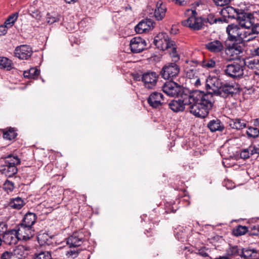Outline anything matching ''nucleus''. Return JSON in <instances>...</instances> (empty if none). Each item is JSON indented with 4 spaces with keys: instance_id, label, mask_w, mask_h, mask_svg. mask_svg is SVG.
Instances as JSON below:
<instances>
[{
    "instance_id": "1",
    "label": "nucleus",
    "mask_w": 259,
    "mask_h": 259,
    "mask_svg": "<svg viewBox=\"0 0 259 259\" xmlns=\"http://www.w3.org/2000/svg\"><path fill=\"white\" fill-rule=\"evenodd\" d=\"M178 100H173L169 104V108L175 112H182L186 106H189L190 112L196 117L205 118L214 103L212 92L205 93L199 90L183 92Z\"/></svg>"
},
{
    "instance_id": "2",
    "label": "nucleus",
    "mask_w": 259,
    "mask_h": 259,
    "mask_svg": "<svg viewBox=\"0 0 259 259\" xmlns=\"http://www.w3.org/2000/svg\"><path fill=\"white\" fill-rule=\"evenodd\" d=\"M212 85L216 88V89H212L214 94L219 95L224 98L233 97L238 92V88L234 83L215 79Z\"/></svg>"
},
{
    "instance_id": "3",
    "label": "nucleus",
    "mask_w": 259,
    "mask_h": 259,
    "mask_svg": "<svg viewBox=\"0 0 259 259\" xmlns=\"http://www.w3.org/2000/svg\"><path fill=\"white\" fill-rule=\"evenodd\" d=\"M245 66V59L239 58L232 63L227 65L224 72L226 75L231 78H240L243 75Z\"/></svg>"
},
{
    "instance_id": "4",
    "label": "nucleus",
    "mask_w": 259,
    "mask_h": 259,
    "mask_svg": "<svg viewBox=\"0 0 259 259\" xmlns=\"http://www.w3.org/2000/svg\"><path fill=\"white\" fill-rule=\"evenodd\" d=\"M187 13L190 16L186 20L182 22V24L184 26L188 27L194 31L199 30L204 28V25L203 17H197V13L195 10L188 9Z\"/></svg>"
},
{
    "instance_id": "5",
    "label": "nucleus",
    "mask_w": 259,
    "mask_h": 259,
    "mask_svg": "<svg viewBox=\"0 0 259 259\" xmlns=\"http://www.w3.org/2000/svg\"><path fill=\"white\" fill-rule=\"evenodd\" d=\"M245 48L243 41L225 42V52L226 54L232 57L231 59L238 58V56L243 53Z\"/></svg>"
},
{
    "instance_id": "6",
    "label": "nucleus",
    "mask_w": 259,
    "mask_h": 259,
    "mask_svg": "<svg viewBox=\"0 0 259 259\" xmlns=\"http://www.w3.org/2000/svg\"><path fill=\"white\" fill-rule=\"evenodd\" d=\"M180 71L179 66L176 62H170L162 67L160 75L163 78L172 81L178 76Z\"/></svg>"
},
{
    "instance_id": "7",
    "label": "nucleus",
    "mask_w": 259,
    "mask_h": 259,
    "mask_svg": "<svg viewBox=\"0 0 259 259\" xmlns=\"http://www.w3.org/2000/svg\"><path fill=\"white\" fill-rule=\"evenodd\" d=\"M162 91L169 96L177 97L181 96L183 92L186 93V92H189L185 89L182 85L172 81L165 83L162 87Z\"/></svg>"
},
{
    "instance_id": "8",
    "label": "nucleus",
    "mask_w": 259,
    "mask_h": 259,
    "mask_svg": "<svg viewBox=\"0 0 259 259\" xmlns=\"http://www.w3.org/2000/svg\"><path fill=\"white\" fill-rule=\"evenodd\" d=\"M154 43L158 49L164 51L170 49L175 44V41L169 39L166 33L161 32L155 36Z\"/></svg>"
},
{
    "instance_id": "9",
    "label": "nucleus",
    "mask_w": 259,
    "mask_h": 259,
    "mask_svg": "<svg viewBox=\"0 0 259 259\" xmlns=\"http://www.w3.org/2000/svg\"><path fill=\"white\" fill-rule=\"evenodd\" d=\"M228 37L226 41H243V34L240 27L236 24L229 25L226 28Z\"/></svg>"
},
{
    "instance_id": "10",
    "label": "nucleus",
    "mask_w": 259,
    "mask_h": 259,
    "mask_svg": "<svg viewBox=\"0 0 259 259\" xmlns=\"http://www.w3.org/2000/svg\"><path fill=\"white\" fill-rule=\"evenodd\" d=\"M146 41L140 37H135L130 41V48L134 53H138L143 51L146 48Z\"/></svg>"
},
{
    "instance_id": "11",
    "label": "nucleus",
    "mask_w": 259,
    "mask_h": 259,
    "mask_svg": "<svg viewBox=\"0 0 259 259\" xmlns=\"http://www.w3.org/2000/svg\"><path fill=\"white\" fill-rule=\"evenodd\" d=\"M142 81L148 89H152L157 82L158 75L155 72H147L143 74Z\"/></svg>"
},
{
    "instance_id": "12",
    "label": "nucleus",
    "mask_w": 259,
    "mask_h": 259,
    "mask_svg": "<svg viewBox=\"0 0 259 259\" xmlns=\"http://www.w3.org/2000/svg\"><path fill=\"white\" fill-rule=\"evenodd\" d=\"M20 239L27 240L31 238L34 235V230L32 227L19 224L16 229Z\"/></svg>"
},
{
    "instance_id": "13",
    "label": "nucleus",
    "mask_w": 259,
    "mask_h": 259,
    "mask_svg": "<svg viewBox=\"0 0 259 259\" xmlns=\"http://www.w3.org/2000/svg\"><path fill=\"white\" fill-rule=\"evenodd\" d=\"M14 53L15 57L20 59L27 60L32 55V50L29 46L21 45L15 49Z\"/></svg>"
},
{
    "instance_id": "14",
    "label": "nucleus",
    "mask_w": 259,
    "mask_h": 259,
    "mask_svg": "<svg viewBox=\"0 0 259 259\" xmlns=\"http://www.w3.org/2000/svg\"><path fill=\"white\" fill-rule=\"evenodd\" d=\"M147 101L151 107L155 108L165 103L163 94L158 92L152 93L148 98Z\"/></svg>"
},
{
    "instance_id": "15",
    "label": "nucleus",
    "mask_w": 259,
    "mask_h": 259,
    "mask_svg": "<svg viewBox=\"0 0 259 259\" xmlns=\"http://www.w3.org/2000/svg\"><path fill=\"white\" fill-rule=\"evenodd\" d=\"M20 239L17 231L16 229H12L6 232L3 235V241L7 244L12 245H15Z\"/></svg>"
},
{
    "instance_id": "16",
    "label": "nucleus",
    "mask_w": 259,
    "mask_h": 259,
    "mask_svg": "<svg viewBox=\"0 0 259 259\" xmlns=\"http://www.w3.org/2000/svg\"><path fill=\"white\" fill-rule=\"evenodd\" d=\"M84 235L82 232H75L67 239V244L70 247L80 246L83 242Z\"/></svg>"
},
{
    "instance_id": "17",
    "label": "nucleus",
    "mask_w": 259,
    "mask_h": 259,
    "mask_svg": "<svg viewBox=\"0 0 259 259\" xmlns=\"http://www.w3.org/2000/svg\"><path fill=\"white\" fill-rule=\"evenodd\" d=\"M205 48L209 52L218 54L222 52L225 49L223 43L219 40H213L205 45Z\"/></svg>"
},
{
    "instance_id": "18",
    "label": "nucleus",
    "mask_w": 259,
    "mask_h": 259,
    "mask_svg": "<svg viewBox=\"0 0 259 259\" xmlns=\"http://www.w3.org/2000/svg\"><path fill=\"white\" fill-rule=\"evenodd\" d=\"M166 11L165 5L160 1L157 2L154 14L155 19L158 21L161 20L165 17Z\"/></svg>"
},
{
    "instance_id": "19",
    "label": "nucleus",
    "mask_w": 259,
    "mask_h": 259,
    "mask_svg": "<svg viewBox=\"0 0 259 259\" xmlns=\"http://www.w3.org/2000/svg\"><path fill=\"white\" fill-rule=\"evenodd\" d=\"M249 251H244L243 249L239 247L238 246H233L230 247L228 254L233 256H240L245 258L249 256Z\"/></svg>"
},
{
    "instance_id": "20",
    "label": "nucleus",
    "mask_w": 259,
    "mask_h": 259,
    "mask_svg": "<svg viewBox=\"0 0 259 259\" xmlns=\"http://www.w3.org/2000/svg\"><path fill=\"white\" fill-rule=\"evenodd\" d=\"M207 127L212 132H222L224 129L223 123L218 118L210 120L207 124Z\"/></svg>"
},
{
    "instance_id": "21",
    "label": "nucleus",
    "mask_w": 259,
    "mask_h": 259,
    "mask_svg": "<svg viewBox=\"0 0 259 259\" xmlns=\"http://www.w3.org/2000/svg\"><path fill=\"white\" fill-rule=\"evenodd\" d=\"M11 254V258L14 256L19 259L25 258L27 255V253L25 247L23 245H19L13 250L12 252H9Z\"/></svg>"
},
{
    "instance_id": "22",
    "label": "nucleus",
    "mask_w": 259,
    "mask_h": 259,
    "mask_svg": "<svg viewBox=\"0 0 259 259\" xmlns=\"http://www.w3.org/2000/svg\"><path fill=\"white\" fill-rule=\"evenodd\" d=\"M238 9L231 6H227L221 11V14L224 18L236 19L237 16Z\"/></svg>"
},
{
    "instance_id": "23",
    "label": "nucleus",
    "mask_w": 259,
    "mask_h": 259,
    "mask_svg": "<svg viewBox=\"0 0 259 259\" xmlns=\"http://www.w3.org/2000/svg\"><path fill=\"white\" fill-rule=\"evenodd\" d=\"M53 237L48 233L40 232L37 235V240L40 245H50L53 243Z\"/></svg>"
},
{
    "instance_id": "24",
    "label": "nucleus",
    "mask_w": 259,
    "mask_h": 259,
    "mask_svg": "<svg viewBox=\"0 0 259 259\" xmlns=\"http://www.w3.org/2000/svg\"><path fill=\"white\" fill-rule=\"evenodd\" d=\"M37 216L35 213L28 212L24 216L22 223L20 224L32 227L36 222Z\"/></svg>"
},
{
    "instance_id": "25",
    "label": "nucleus",
    "mask_w": 259,
    "mask_h": 259,
    "mask_svg": "<svg viewBox=\"0 0 259 259\" xmlns=\"http://www.w3.org/2000/svg\"><path fill=\"white\" fill-rule=\"evenodd\" d=\"M229 125L232 128L240 130L246 127V122L244 120L236 118L230 120Z\"/></svg>"
},
{
    "instance_id": "26",
    "label": "nucleus",
    "mask_w": 259,
    "mask_h": 259,
    "mask_svg": "<svg viewBox=\"0 0 259 259\" xmlns=\"http://www.w3.org/2000/svg\"><path fill=\"white\" fill-rule=\"evenodd\" d=\"M25 204L24 200L20 197H17L11 199L9 206L16 209H20Z\"/></svg>"
},
{
    "instance_id": "27",
    "label": "nucleus",
    "mask_w": 259,
    "mask_h": 259,
    "mask_svg": "<svg viewBox=\"0 0 259 259\" xmlns=\"http://www.w3.org/2000/svg\"><path fill=\"white\" fill-rule=\"evenodd\" d=\"M3 137L4 139L12 140L16 138L17 133L14 128L10 127L8 129L3 130Z\"/></svg>"
},
{
    "instance_id": "28",
    "label": "nucleus",
    "mask_w": 259,
    "mask_h": 259,
    "mask_svg": "<svg viewBox=\"0 0 259 259\" xmlns=\"http://www.w3.org/2000/svg\"><path fill=\"white\" fill-rule=\"evenodd\" d=\"M254 22V17L251 13H248V16H246V18L243 20V22H242L240 26L242 28H244L249 30V28L252 26V24Z\"/></svg>"
},
{
    "instance_id": "29",
    "label": "nucleus",
    "mask_w": 259,
    "mask_h": 259,
    "mask_svg": "<svg viewBox=\"0 0 259 259\" xmlns=\"http://www.w3.org/2000/svg\"><path fill=\"white\" fill-rule=\"evenodd\" d=\"M61 16L55 12L48 13L46 15V21L51 25L60 21Z\"/></svg>"
},
{
    "instance_id": "30",
    "label": "nucleus",
    "mask_w": 259,
    "mask_h": 259,
    "mask_svg": "<svg viewBox=\"0 0 259 259\" xmlns=\"http://www.w3.org/2000/svg\"><path fill=\"white\" fill-rule=\"evenodd\" d=\"M12 68V62L11 60L6 57H0V69H5L9 71Z\"/></svg>"
},
{
    "instance_id": "31",
    "label": "nucleus",
    "mask_w": 259,
    "mask_h": 259,
    "mask_svg": "<svg viewBox=\"0 0 259 259\" xmlns=\"http://www.w3.org/2000/svg\"><path fill=\"white\" fill-rule=\"evenodd\" d=\"M17 168L16 166L5 164V167L3 169V173L7 176L11 177L13 176L17 172Z\"/></svg>"
},
{
    "instance_id": "32",
    "label": "nucleus",
    "mask_w": 259,
    "mask_h": 259,
    "mask_svg": "<svg viewBox=\"0 0 259 259\" xmlns=\"http://www.w3.org/2000/svg\"><path fill=\"white\" fill-rule=\"evenodd\" d=\"M40 73L39 70L36 68H31L29 70L25 71L23 75L27 78H36Z\"/></svg>"
},
{
    "instance_id": "33",
    "label": "nucleus",
    "mask_w": 259,
    "mask_h": 259,
    "mask_svg": "<svg viewBox=\"0 0 259 259\" xmlns=\"http://www.w3.org/2000/svg\"><path fill=\"white\" fill-rule=\"evenodd\" d=\"M225 21V19L222 18H215L214 15L213 14H209L206 18L203 17V21H204V25H205L206 23H208L210 24H213L216 23L218 22H223Z\"/></svg>"
},
{
    "instance_id": "34",
    "label": "nucleus",
    "mask_w": 259,
    "mask_h": 259,
    "mask_svg": "<svg viewBox=\"0 0 259 259\" xmlns=\"http://www.w3.org/2000/svg\"><path fill=\"white\" fill-rule=\"evenodd\" d=\"M248 228L245 226L238 225L233 230V234L235 236H239L248 233Z\"/></svg>"
},
{
    "instance_id": "35",
    "label": "nucleus",
    "mask_w": 259,
    "mask_h": 259,
    "mask_svg": "<svg viewBox=\"0 0 259 259\" xmlns=\"http://www.w3.org/2000/svg\"><path fill=\"white\" fill-rule=\"evenodd\" d=\"M146 22L145 20H143L140 21L135 27V30L138 33H143L146 31L149 30V26H147Z\"/></svg>"
},
{
    "instance_id": "36",
    "label": "nucleus",
    "mask_w": 259,
    "mask_h": 259,
    "mask_svg": "<svg viewBox=\"0 0 259 259\" xmlns=\"http://www.w3.org/2000/svg\"><path fill=\"white\" fill-rule=\"evenodd\" d=\"M19 16L18 12H15L10 15L9 16L8 18L6 20L4 24L5 25L8 26V27L11 28L13 26L15 22L17 21Z\"/></svg>"
},
{
    "instance_id": "37",
    "label": "nucleus",
    "mask_w": 259,
    "mask_h": 259,
    "mask_svg": "<svg viewBox=\"0 0 259 259\" xmlns=\"http://www.w3.org/2000/svg\"><path fill=\"white\" fill-rule=\"evenodd\" d=\"M20 163V160L17 156L9 155L5 161V164L16 166Z\"/></svg>"
},
{
    "instance_id": "38",
    "label": "nucleus",
    "mask_w": 259,
    "mask_h": 259,
    "mask_svg": "<svg viewBox=\"0 0 259 259\" xmlns=\"http://www.w3.org/2000/svg\"><path fill=\"white\" fill-rule=\"evenodd\" d=\"M245 66L250 69H257L259 68V59L251 58L247 60H245Z\"/></svg>"
},
{
    "instance_id": "39",
    "label": "nucleus",
    "mask_w": 259,
    "mask_h": 259,
    "mask_svg": "<svg viewBox=\"0 0 259 259\" xmlns=\"http://www.w3.org/2000/svg\"><path fill=\"white\" fill-rule=\"evenodd\" d=\"M248 13L249 12H246L244 10L238 9L237 16H236V19L239 25L242 22H243V20H244L246 16H248Z\"/></svg>"
},
{
    "instance_id": "40",
    "label": "nucleus",
    "mask_w": 259,
    "mask_h": 259,
    "mask_svg": "<svg viewBox=\"0 0 259 259\" xmlns=\"http://www.w3.org/2000/svg\"><path fill=\"white\" fill-rule=\"evenodd\" d=\"M201 65L206 69L212 68L215 66V62L211 59H205L201 62Z\"/></svg>"
},
{
    "instance_id": "41",
    "label": "nucleus",
    "mask_w": 259,
    "mask_h": 259,
    "mask_svg": "<svg viewBox=\"0 0 259 259\" xmlns=\"http://www.w3.org/2000/svg\"><path fill=\"white\" fill-rule=\"evenodd\" d=\"M246 134L248 137L255 138L259 136V128L254 127L252 126L248 128L246 131Z\"/></svg>"
},
{
    "instance_id": "42",
    "label": "nucleus",
    "mask_w": 259,
    "mask_h": 259,
    "mask_svg": "<svg viewBox=\"0 0 259 259\" xmlns=\"http://www.w3.org/2000/svg\"><path fill=\"white\" fill-rule=\"evenodd\" d=\"M210 252L211 250L209 248L202 247L198 250L197 254L203 257H207L209 259H211V257L209 256Z\"/></svg>"
},
{
    "instance_id": "43",
    "label": "nucleus",
    "mask_w": 259,
    "mask_h": 259,
    "mask_svg": "<svg viewBox=\"0 0 259 259\" xmlns=\"http://www.w3.org/2000/svg\"><path fill=\"white\" fill-rule=\"evenodd\" d=\"M257 36L255 35H253L252 33H250V30L247 29V30L244 32L242 37H243V41H249L255 39Z\"/></svg>"
},
{
    "instance_id": "44",
    "label": "nucleus",
    "mask_w": 259,
    "mask_h": 259,
    "mask_svg": "<svg viewBox=\"0 0 259 259\" xmlns=\"http://www.w3.org/2000/svg\"><path fill=\"white\" fill-rule=\"evenodd\" d=\"M248 234L251 236H259V227L258 226H251L248 227Z\"/></svg>"
},
{
    "instance_id": "45",
    "label": "nucleus",
    "mask_w": 259,
    "mask_h": 259,
    "mask_svg": "<svg viewBox=\"0 0 259 259\" xmlns=\"http://www.w3.org/2000/svg\"><path fill=\"white\" fill-rule=\"evenodd\" d=\"M251 149V148H250L249 146L248 148L242 150L240 154V158L243 159L249 158V157L252 155L250 153Z\"/></svg>"
},
{
    "instance_id": "46",
    "label": "nucleus",
    "mask_w": 259,
    "mask_h": 259,
    "mask_svg": "<svg viewBox=\"0 0 259 259\" xmlns=\"http://www.w3.org/2000/svg\"><path fill=\"white\" fill-rule=\"evenodd\" d=\"M186 76L190 79L197 77V71L195 68L188 69L186 70Z\"/></svg>"
},
{
    "instance_id": "47",
    "label": "nucleus",
    "mask_w": 259,
    "mask_h": 259,
    "mask_svg": "<svg viewBox=\"0 0 259 259\" xmlns=\"http://www.w3.org/2000/svg\"><path fill=\"white\" fill-rule=\"evenodd\" d=\"M249 30H250V33L257 36L259 34V23H255L254 22L252 26L249 28Z\"/></svg>"
},
{
    "instance_id": "48",
    "label": "nucleus",
    "mask_w": 259,
    "mask_h": 259,
    "mask_svg": "<svg viewBox=\"0 0 259 259\" xmlns=\"http://www.w3.org/2000/svg\"><path fill=\"white\" fill-rule=\"evenodd\" d=\"M4 188L7 191H12L14 188V183L7 180L4 184Z\"/></svg>"
},
{
    "instance_id": "49",
    "label": "nucleus",
    "mask_w": 259,
    "mask_h": 259,
    "mask_svg": "<svg viewBox=\"0 0 259 259\" xmlns=\"http://www.w3.org/2000/svg\"><path fill=\"white\" fill-rule=\"evenodd\" d=\"M214 3L219 6H224L229 4L231 0H213Z\"/></svg>"
},
{
    "instance_id": "50",
    "label": "nucleus",
    "mask_w": 259,
    "mask_h": 259,
    "mask_svg": "<svg viewBox=\"0 0 259 259\" xmlns=\"http://www.w3.org/2000/svg\"><path fill=\"white\" fill-rule=\"evenodd\" d=\"M78 255V252L75 250H70L67 252L66 255L68 258H74Z\"/></svg>"
},
{
    "instance_id": "51",
    "label": "nucleus",
    "mask_w": 259,
    "mask_h": 259,
    "mask_svg": "<svg viewBox=\"0 0 259 259\" xmlns=\"http://www.w3.org/2000/svg\"><path fill=\"white\" fill-rule=\"evenodd\" d=\"M30 15L33 18L38 19V20H40L41 17L40 12L37 10H35L33 11H31V13H30Z\"/></svg>"
},
{
    "instance_id": "52",
    "label": "nucleus",
    "mask_w": 259,
    "mask_h": 259,
    "mask_svg": "<svg viewBox=\"0 0 259 259\" xmlns=\"http://www.w3.org/2000/svg\"><path fill=\"white\" fill-rule=\"evenodd\" d=\"M8 26L5 25V24L0 25V36L5 35L7 32Z\"/></svg>"
},
{
    "instance_id": "53",
    "label": "nucleus",
    "mask_w": 259,
    "mask_h": 259,
    "mask_svg": "<svg viewBox=\"0 0 259 259\" xmlns=\"http://www.w3.org/2000/svg\"><path fill=\"white\" fill-rule=\"evenodd\" d=\"M6 231L7 228L5 224L3 223H0V236L3 234L4 235L6 232Z\"/></svg>"
},
{
    "instance_id": "54",
    "label": "nucleus",
    "mask_w": 259,
    "mask_h": 259,
    "mask_svg": "<svg viewBox=\"0 0 259 259\" xmlns=\"http://www.w3.org/2000/svg\"><path fill=\"white\" fill-rule=\"evenodd\" d=\"M250 147L251 148V151H250L251 155H253L255 154H257L259 155V148H257L255 146H250Z\"/></svg>"
},
{
    "instance_id": "55",
    "label": "nucleus",
    "mask_w": 259,
    "mask_h": 259,
    "mask_svg": "<svg viewBox=\"0 0 259 259\" xmlns=\"http://www.w3.org/2000/svg\"><path fill=\"white\" fill-rule=\"evenodd\" d=\"M171 57L175 62L178 61L180 59L179 56L177 53H169Z\"/></svg>"
},
{
    "instance_id": "56",
    "label": "nucleus",
    "mask_w": 259,
    "mask_h": 259,
    "mask_svg": "<svg viewBox=\"0 0 259 259\" xmlns=\"http://www.w3.org/2000/svg\"><path fill=\"white\" fill-rule=\"evenodd\" d=\"M11 254L9 253V252L8 251H6L4 252L1 256L2 259H10L11 258Z\"/></svg>"
},
{
    "instance_id": "57",
    "label": "nucleus",
    "mask_w": 259,
    "mask_h": 259,
    "mask_svg": "<svg viewBox=\"0 0 259 259\" xmlns=\"http://www.w3.org/2000/svg\"><path fill=\"white\" fill-rule=\"evenodd\" d=\"M146 22L147 26H149L148 30H150L151 28H153V22L151 19H146L145 20Z\"/></svg>"
},
{
    "instance_id": "58",
    "label": "nucleus",
    "mask_w": 259,
    "mask_h": 259,
    "mask_svg": "<svg viewBox=\"0 0 259 259\" xmlns=\"http://www.w3.org/2000/svg\"><path fill=\"white\" fill-rule=\"evenodd\" d=\"M254 127L259 128V118H256L253 121V126Z\"/></svg>"
},
{
    "instance_id": "59",
    "label": "nucleus",
    "mask_w": 259,
    "mask_h": 259,
    "mask_svg": "<svg viewBox=\"0 0 259 259\" xmlns=\"http://www.w3.org/2000/svg\"><path fill=\"white\" fill-rule=\"evenodd\" d=\"M252 52L254 56H259V47L254 49Z\"/></svg>"
},
{
    "instance_id": "60",
    "label": "nucleus",
    "mask_w": 259,
    "mask_h": 259,
    "mask_svg": "<svg viewBox=\"0 0 259 259\" xmlns=\"http://www.w3.org/2000/svg\"><path fill=\"white\" fill-rule=\"evenodd\" d=\"M175 44L172 46H171V48L169 49H171L170 53H177V48L175 47Z\"/></svg>"
},
{
    "instance_id": "61",
    "label": "nucleus",
    "mask_w": 259,
    "mask_h": 259,
    "mask_svg": "<svg viewBox=\"0 0 259 259\" xmlns=\"http://www.w3.org/2000/svg\"><path fill=\"white\" fill-rule=\"evenodd\" d=\"M194 84L197 87H198V86H199V85H200L201 84L200 80V79L199 78H197V79L196 80Z\"/></svg>"
},
{
    "instance_id": "62",
    "label": "nucleus",
    "mask_w": 259,
    "mask_h": 259,
    "mask_svg": "<svg viewBox=\"0 0 259 259\" xmlns=\"http://www.w3.org/2000/svg\"><path fill=\"white\" fill-rule=\"evenodd\" d=\"M78 0H65L66 3L68 4H73L76 2Z\"/></svg>"
},
{
    "instance_id": "63",
    "label": "nucleus",
    "mask_w": 259,
    "mask_h": 259,
    "mask_svg": "<svg viewBox=\"0 0 259 259\" xmlns=\"http://www.w3.org/2000/svg\"><path fill=\"white\" fill-rule=\"evenodd\" d=\"M214 259H230V258H228L226 256H220L219 257L215 258H214Z\"/></svg>"
},
{
    "instance_id": "64",
    "label": "nucleus",
    "mask_w": 259,
    "mask_h": 259,
    "mask_svg": "<svg viewBox=\"0 0 259 259\" xmlns=\"http://www.w3.org/2000/svg\"><path fill=\"white\" fill-rule=\"evenodd\" d=\"M2 241H2V239H1V238L0 237V246H1V244H2Z\"/></svg>"
}]
</instances>
